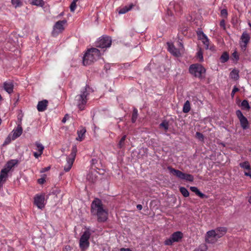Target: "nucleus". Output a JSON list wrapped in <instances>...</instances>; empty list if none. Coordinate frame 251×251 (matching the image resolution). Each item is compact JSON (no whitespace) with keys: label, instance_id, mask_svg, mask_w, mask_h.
I'll list each match as a JSON object with an SVG mask.
<instances>
[{"label":"nucleus","instance_id":"obj_23","mask_svg":"<svg viewBox=\"0 0 251 251\" xmlns=\"http://www.w3.org/2000/svg\"><path fill=\"white\" fill-rule=\"evenodd\" d=\"M134 6V5L133 4H130L128 6H126L123 8H122L119 11V13L120 14H123L126 13L130 10H131L132 7Z\"/></svg>","mask_w":251,"mask_h":251},{"label":"nucleus","instance_id":"obj_50","mask_svg":"<svg viewBox=\"0 0 251 251\" xmlns=\"http://www.w3.org/2000/svg\"><path fill=\"white\" fill-rule=\"evenodd\" d=\"M232 56L236 59H238V57L237 55V53L236 52H234L232 53Z\"/></svg>","mask_w":251,"mask_h":251},{"label":"nucleus","instance_id":"obj_52","mask_svg":"<svg viewBox=\"0 0 251 251\" xmlns=\"http://www.w3.org/2000/svg\"><path fill=\"white\" fill-rule=\"evenodd\" d=\"M239 89L236 87V86H234L232 91H233V92H237L238 91H239Z\"/></svg>","mask_w":251,"mask_h":251},{"label":"nucleus","instance_id":"obj_30","mask_svg":"<svg viewBox=\"0 0 251 251\" xmlns=\"http://www.w3.org/2000/svg\"><path fill=\"white\" fill-rule=\"evenodd\" d=\"M183 176L182 179H184L191 182L193 181L194 180V177L191 175L184 173V175Z\"/></svg>","mask_w":251,"mask_h":251},{"label":"nucleus","instance_id":"obj_47","mask_svg":"<svg viewBox=\"0 0 251 251\" xmlns=\"http://www.w3.org/2000/svg\"><path fill=\"white\" fill-rule=\"evenodd\" d=\"M42 154V153H40V152L38 153V152H34V156H35V158H38V157L41 156Z\"/></svg>","mask_w":251,"mask_h":251},{"label":"nucleus","instance_id":"obj_32","mask_svg":"<svg viewBox=\"0 0 251 251\" xmlns=\"http://www.w3.org/2000/svg\"><path fill=\"white\" fill-rule=\"evenodd\" d=\"M35 146H36V150L39 151V152L43 153V151L44 149V147L40 143L36 142L35 143Z\"/></svg>","mask_w":251,"mask_h":251},{"label":"nucleus","instance_id":"obj_22","mask_svg":"<svg viewBox=\"0 0 251 251\" xmlns=\"http://www.w3.org/2000/svg\"><path fill=\"white\" fill-rule=\"evenodd\" d=\"M97 172L95 171L89 173L87 176V179L91 182H94L97 179Z\"/></svg>","mask_w":251,"mask_h":251},{"label":"nucleus","instance_id":"obj_5","mask_svg":"<svg viewBox=\"0 0 251 251\" xmlns=\"http://www.w3.org/2000/svg\"><path fill=\"white\" fill-rule=\"evenodd\" d=\"M189 72L195 77L200 78L205 73V70L201 65L196 64L190 66Z\"/></svg>","mask_w":251,"mask_h":251},{"label":"nucleus","instance_id":"obj_13","mask_svg":"<svg viewBox=\"0 0 251 251\" xmlns=\"http://www.w3.org/2000/svg\"><path fill=\"white\" fill-rule=\"evenodd\" d=\"M45 196L44 195H37L34 197V203L39 209H43L45 206Z\"/></svg>","mask_w":251,"mask_h":251},{"label":"nucleus","instance_id":"obj_39","mask_svg":"<svg viewBox=\"0 0 251 251\" xmlns=\"http://www.w3.org/2000/svg\"><path fill=\"white\" fill-rule=\"evenodd\" d=\"M201 41L203 43V44L204 45L205 49H209V41L207 37H206L204 39H203V40H202Z\"/></svg>","mask_w":251,"mask_h":251},{"label":"nucleus","instance_id":"obj_9","mask_svg":"<svg viewBox=\"0 0 251 251\" xmlns=\"http://www.w3.org/2000/svg\"><path fill=\"white\" fill-rule=\"evenodd\" d=\"M250 40V35L247 32H244L241 36L239 42V44L242 50H246L247 45L249 44Z\"/></svg>","mask_w":251,"mask_h":251},{"label":"nucleus","instance_id":"obj_34","mask_svg":"<svg viewBox=\"0 0 251 251\" xmlns=\"http://www.w3.org/2000/svg\"><path fill=\"white\" fill-rule=\"evenodd\" d=\"M78 0H73L72 2L70 8L71 12H74L76 7V2Z\"/></svg>","mask_w":251,"mask_h":251},{"label":"nucleus","instance_id":"obj_1","mask_svg":"<svg viewBox=\"0 0 251 251\" xmlns=\"http://www.w3.org/2000/svg\"><path fill=\"white\" fill-rule=\"evenodd\" d=\"M91 212L93 215L97 216L99 222H104L108 218V212L100 199H96L92 202Z\"/></svg>","mask_w":251,"mask_h":251},{"label":"nucleus","instance_id":"obj_11","mask_svg":"<svg viewBox=\"0 0 251 251\" xmlns=\"http://www.w3.org/2000/svg\"><path fill=\"white\" fill-rule=\"evenodd\" d=\"M236 114L240 121L242 127L244 129L248 128L249 126V125L247 119L243 115L240 110H237Z\"/></svg>","mask_w":251,"mask_h":251},{"label":"nucleus","instance_id":"obj_28","mask_svg":"<svg viewBox=\"0 0 251 251\" xmlns=\"http://www.w3.org/2000/svg\"><path fill=\"white\" fill-rule=\"evenodd\" d=\"M230 76L231 78L235 80H237L239 78L238 71L236 70H234L230 73Z\"/></svg>","mask_w":251,"mask_h":251},{"label":"nucleus","instance_id":"obj_59","mask_svg":"<svg viewBox=\"0 0 251 251\" xmlns=\"http://www.w3.org/2000/svg\"><path fill=\"white\" fill-rule=\"evenodd\" d=\"M249 25L251 27V24L250 23V22L249 23Z\"/></svg>","mask_w":251,"mask_h":251},{"label":"nucleus","instance_id":"obj_15","mask_svg":"<svg viewBox=\"0 0 251 251\" xmlns=\"http://www.w3.org/2000/svg\"><path fill=\"white\" fill-rule=\"evenodd\" d=\"M23 132V128L21 125H18L16 129H13L12 132V139L14 140L19 137Z\"/></svg>","mask_w":251,"mask_h":251},{"label":"nucleus","instance_id":"obj_38","mask_svg":"<svg viewBox=\"0 0 251 251\" xmlns=\"http://www.w3.org/2000/svg\"><path fill=\"white\" fill-rule=\"evenodd\" d=\"M197 34L198 36L199 39L202 40L203 39H204L207 36L203 33V32L201 31H199L197 32Z\"/></svg>","mask_w":251,"mask_h":251},{"label":"nucleus","instance_id":"obj_44","mask_svg":"<svg viewBox=\"0 0 251 251\" xmlns=\"http://www.w3.org/2000/svg\"><path fill=\"white\" fill-rule=\"evenodd\" d=\"M196 137L201 141H203L204 139L203 135L200 132H197L196 134Z\"/></svg>","mask_w":251,"mask_h":251},{"label":"nucleus","instance_id":"obj_10","mask_svg":"<svg viewBox=\"0 0 251 251\" xmlns=\"http://www.w3.org/2000/svg\"><path fill=\"white\" fill-rule=\"evenodd\" d=\"M182 238V233L180 231L174 233L169 239L165 241L166 245H171L175 242H178Z\"/></svg>","mask_w":251,"mask_h":251},{"label":"nucleus","instance_id":"obj_17","mask_svg":"<svg viewBox=\"0 0 251 251\" xmlns=\"http://www.w3.org/2000/svg\"><path fill=\"white\" fill-rule=\"evenodd\" d=\"M18 163V160L16 159L11 160L5 165L4 169L9 172L10 170Z\"/></svg>","mask_w":251,"mask_h":251},{"label":"nucleus","instance_id":"obj_26","mask_svg":"<svg viewBox=\"0 0 251 251\" xmlns=\"http://www.w3.org/2000/svg\"><path fill=\"white\" fill-rule=\"evenodd\" d=\"M190 189L192 192L195 193L200 197L203 198L204 196V195L201 193L196 187L192 186L190 187Z\"/></svg>","mask_w":251,"mask_h":251},{"label":"nucleus","instance_id":"obj_8","mask_svg":"<svg viewBox=\"0 0 251 251\" xmlns=\"http://www.w3.org/2000/svg\"><path fill=\"white\" fill-rule=\"evenodd\" d=\"M90 232L88 230H86L80 237L79 240V247L80 249L84 251L89 246V239L90 237Z\"/></svg>","mask_w":251,"mask_h":251},{"label":"nucleus","instance_id":"obj_43","mask_svg":"<svg viewBox=\"0 0 251 251\" xmlns=\"http://www.w3.org/2000/svg\"><path fill=\"white\" fill-rule=\"evenodd\" d=\"M197 56L199 58L200 61H202L203 60L202 52L201 49H200L198 51Z\"/></svg>","mask_w":251,"mask_h":251},{"label":"nucleus","instance_id":"obj_35","mask_svg":"<svg viewBox=\"0 0 251 251\" xmlns=\"http://www.w3.org/2000/svg\"><path fill=\"white\" fill-rule=\"evenodd\" d=\"M138 117V111L136 109L133 110L132 115V122L135 123Z\"/></svg>","mask_w":251,"mask_h":251},{"label":"nucleus","instance_id":"obj_55","mask_svg":"<svg viewBox=\"0 0 251 251\" xmlns=\"http://www.w3.org/2000/svg\"><path fill=\"white\" fill-rule=\"evenodd\" d=\"M65 249V250H67V251L71 250V248H70V246H66Z\"/></svg>","mask_w":251,"mask_h":251},{"label":"nucleus","instance_id":"obj_14","mask_svg":"<svg viewBox=\"0 0 251 251\" xmlns=\"http://www.w3.org/2000/svg\"><path fill=\"white\" fill-rule=\"evenodd\" d=\"M215 230L209 231L206 233V241L209 243H214L219 239Z\"/></svg>","mask_w":251,"mask_h":251},{"label":"nucleus","instance_id":"obj_12","mask_svg":"<svg viewBox=\"0 0 251 251\" xmlns=\"http://www.w3.org/2000/svg\"><path fill=\"white\" fill-rule=\"evenodd\" d=\"M111 44V40L109 37H103L100 39L97 43V47L100 48H108Z\"/></svg>","mask_w":251,"mask_h":251},{"label":"nucleus","instance_id":"obj_40","mask_svg":"<svg viewBox=\"0 0 251 251\" xmlns=\"http://www.w3.org/2000/svg\"><path fill=\"white\" fill-rule=\"evenodd\" d=\"M228 55L226 53H224L221 57V60L222 62H226L228 59Z\"/></svg>","mask_w":251,"mask_h":251},{"label":"nucleus","instance_id":"obj_21","mask_svg":"<svg viewBox=\"0 0 251 251\" xmlns=\"http://www.w3.org/2000/svg\"><path fill=\"white\" fill-rule=\"evenodd\" d=\"M217 233V237L220 238L224 236L226 232L227 229L226 227H219L214 229Z\"/></svg>","mask_w":251,"mask_h":251},{"label":"nucleus","instance_id":"obj_45","mask_svg":"<svg viewBox=\"0 0 251 251\" xmlns=\"http://www.w3.org/2000/svg\"><path fill=\"white\" fill-rule=\"evenodd\" d=\"M221 14L224 17H226L227 15V11L226 10V9H223L222 11H221Z\"/></svg>","mask_w":251,"mask_h":251},{"label":"nucleus","instance_id":"obj_19","mask_svg":"<svg viewBox=\"0 0 251 251\" xmlns=\"http://www.w3.org/2000/svg\"><path fill=\"white\" fill-rule=\"evenodd\" d=\"M48 101L47 100H43L38 102L37 105V109L39 111H45L48 105Z\"/></svg>","mask_w":251,"mask_h":251},{"label":"nucleus","instance_id":"obj_57","mask_svg":"<svg viewBox=\"0 0 251 251\" xmlns=\"http://www.w3.org/2000/svg\"><path fill=\"white\" fill-rule=\"evenodd\" d=\"M251 200V198H250L249 199V200H248V201H249V202H251V201H250V200Z\"/></svg>","mask_w":251,"mask_h":251},{"label":"nucleus","instance_id":"obj_56","mask_svg":"<svg viewBox=\"0 0 251 251\" xmlns=\"http://www.w3.org/2000/svg\"><path fill=\"white\" fill-rule=\"evenodd\" d=\"M235 92H233V91H232V92H231V97L233 98L234 97V95L235 94Z\"/></svg>","mask_w":251,"mask_h":251},{"label":"nucleus","instance_id":"obj_46","mask_svg":"<svg viewBox=\"0 0 251 251\" xmlns=\"http://www.w3.org/2000/svg\"><path fill=\"white\" fill-rule=\"evenodd\" d=\"M69 117V115L68 114H66L64 116V117L63 118L62 120V122L63 123H65L67 120L68 119V118Z\"/></svg>","mask_w":251,"mask_h":251},{"label":"nucleus","instance_id":"obj_53","mask_svg":"<svg viewBox=\"0 0 251 251\" xmlns=\"http://www.w3.org/2000/svg\"><path fill=\"white\" fill-rule=\"evenodd\" d=\"M137 208L139 210H141L142 209V205L141 204H138L137 205Z\"/></svg>","mask_w":251,"mask_h":251},{"label":"nucleus","instance_id":"obj_4","mask_svg":"<svg viewBox=\"0 0 251 251\" xmlns=\"http://www.w3.org/2000/svg\"><path fill=\"white\" fill-rule=\"evenodd\" d=\"M177 48L173 44L168 43V50L171 53L175 56H179L184 51V47L181 42L178 41L177 42Z\"/></svg>","mask_w":251,"mask_h":251},{"label":"nucleus","instance_id":"obj_7","mask_svg":"<svg viewBox=\"0 0 251 251\" xmlns=\"http://www.w3.org/2000/svg\"><path fill=\"white\" fill-rule=\"evenodd\" d=\"M77 152L76 146H74L72 148V152L69 156L67 157V164L64 166V170L65 172H68L71 169Z\"/></svg>","mask_w":251,"mask_h":251},{"label":"nucleus","instance_id":"obj_42","mask_svg":"<svg viewBox=\"0 0 251 251\" xmlns=\"http://www.w3.org/2000/svg\"><path fill=\"white\" fill-rule=\"evenodd\" d=\"M173 6L174 10L176 12H178L179 11L180 6H179V4H178V3L172 4H171L170 6Z\"/></svg>","mask_w":251,"mask_h":251},{"label":"nucleus","instance_id":"obj_29","mask_svg":"<svg viewBox=\"0 0 251 251\" xmlns=\"http://www.w3.org/2000/svg\"><path fill=\"white\" fill-rule=\"evenodd\" d=\"M241 106L242 107V108L243 110H249L250 108V105L249 104V102L246 100H244L242 102V103L241 104Z\"/></svg>","mask_w":251,"mask_h":251},{"label":"nucleus","instance_id":"obj_2","mask_svg":"<svg viewBox=\"0 0 251 251\" xmlns=\"http://www.w3.org/2000/svg\"><path fill=\"white\" fill-rule=\"evenodd\" d=\"M100 57L99 50L92 48L88 50L83 57V63L84 65H89L97 60Z\"/></svg>","mask_w":251,"mask_h":251},{"label":"nucleus","instance_id":"obj_49","mask_svg":"<svg viewBox=\"0 0 251 251\" xmlns=\"http://www.w3.org/2000/svg\"><path fill=\"white\" fill-rule=\"evenodd\" d=\"M50 169V167H46L45 168H43V170L41 172L42 173H44V172L49 171Z\"/></svg>","mask_w":251,"mask_h":251},{"label":"nucleus","instance_id":"obj_58","mask_svg":"<svg viewBox=\"0 0 251 251\" xmlns=\"http://www.w3.org/2000/svg\"><path fill=\"white\" fill-rule=\"evenodd\" d=\"M1 99H2V97H1V95H0V101L1 100Z\"/></svg>","mask_w":251,"mask_h":251},{"label":"nucleus","instance_id":"obj_48","mask_svg":"<svg viewBox=\"0 0 251 251\" xmlns=\"http://www.w3.org/2000/svg\"><path fill=\"white\" fill-rule=\"evenodd\" d=\"M45 181V179L44 178H39L38 180V182L40 184H43V183H44Z\"/></svg>","mask_w":251,"mask_h":251},{"label":"nucleus","instance_id":"obj_6","mask_svg":"<svg viewBox=\"0 0 251 251\" xmlns=\"http://www.w3.org/2000/svg\"><path fill=\"white\" fill-rule=\"evenodd\" d=\"M88 93L86 88H84L81 94L78 95L75 98V103L81 110L83 109V105L85 104L87 101L86 97Z\"/></svg>","mask_w":251,"mask_h":251},{"label":"nucleus","instance_id":"obj_37","mask_svg":"<svg viewBox=\"0 0 251 251\" xmlns=\"http://www.w3.org/2000/svg\"><path fill=\"white\" fill-rule=\"evenodd\" d=\"M160 127H163L164 128V129L167 131L169 127V124L168 122L166 121H163L162 123L160 125Z\"/></svg>","mask_w":251,"mask_h":251},{"label":"nucleus","instance_id":"obj_24","mask_svg":"<svg viewBox=\"0 0 251 251\" xmlns=\"http://www.w3.org/2000/svg\"><path fill=\"white\" fill-rule=\"evenodd\" d=\"M86 129L85 128H82L80 130L77 131L78 137L76 139L78 141H82L83 136L86 132Z\"/></svg>","mask_w":251,"mask_h":251},{"label":"nucleus","instance_id":"obj_54","mask_svg":"<svg viewBox=\"0 0 251 251\" xmlns=\"http://www.w3.org/2000/svg\"><path fill=\"white\" fill-rule=\"evenodd\" d=\"M220 25L221 26H225V21L224 20H222L220 22Z\"/></svg>","mask_w":251,"mask_h":251},{"label":"nucleus","instance_id":"obj_41","mask_svg":"<svg viewBox=\"0 0 251 251\" xmlns=\"http://www.w3.org/2000/svg\"><path fill=\"white\" fill-rule=\"evenodd\" d=\"M12 135L11 134H9L8 135V136L6 138L4 143H3V145H7V144H9L11 140H12Z\"/></svg>","mask_w":251,"mask_h":251},{"label":"nucleus","instance_id":"obj_3","mask_svg":"<svg viewBox=\"0 0 251 251\" xmlns=\"http://www.w3.org/2000/svg\"><path fill=\"white\" fill-rule=\"evenodd\" d=\"M67 25V21L66 20H60L56 22L53 26L51 34L53 36H56L62 33L65 30Z\"/></svg>","mask_w":251,"mask_h":251},{"label":"nucleus","instance_id":"obj_18","mask_svg":"<svg viewBox=\"0 0 251 251\" xmlns=\"http://www.w3.org/2000/svg\"><path fill=\"white\" fill-rule=\"evenodd\" d=\"M168 169L170 171V173L173 174L174 175L176 176L177 177L182 179L183 177V175H184V173L182 172L176 170L171 167H169L168 168Z\"/></svg>","mask_w":251,"mask_h":251},{"label":"nucleus","instance_id":"obj_33","mask_svg":"<svg viewBox=\"0 0 251 251\" xmlns=\"http://www.w3.org/2000/svg\"><path fill=\"white\" fill-rule=\"evenodd\" d=\"M180 192L185 197H187L189 195V193L188 190L184 187H181L179 189Z\"/></svg>","mask_w":251,"mask_h":251},{"label":"nucleus","instance_id":"obj_27","mask_svg":"<svg viewBox=\"0 0 251 251\" xmlns=\"http://www.w3.org/2000/svg\"><path fill=\"white\" fill-rule=\"evenodd\" d=\"M190 110V103L189 100H187L184 104L183 111L184 113H188Z\"/></svg>","mask_w":251,"mask_h":251},{"label":"nucleus","instance_id":"obj_36","mask_svg":"<svg viewBox=\"0 0 251 251\" xmlns=\"http://www.w3.org/2000/svg\"><path fill=\"white\" fill-rule=\"evenodd\" d=\"M126 138V136L124 135L120 140L118 143V147L119 148H122L125 146V141Z\"/></svg>","mask_w":251,"mask_h":251},{"label":"nucleus","instance_id":"obj_25","mask_svg":"<svg viewBox=\"0 0 251 251\" xmlns=\"http://www.w3.org/2000/svg\"><path fill=\"white\" fill-rule=\"evenodd\" d=\"M30 4L37 6L43 7L44 5L43 0H30Z\"/></svg>","mask_w":251,"mask_h":251},{"label":"nucleus","instance_id":"obj_16","mask_svg":"<svg viewBox=\"0 0 251 251\" xmlns=\"http://www.w3.org/2000/svg\"><path fill=\"white\" fill-rule=\"evenodd\" d=\"M13 83L12 81H6L3 83L4 89L9 94H11L13 92Z\"/></svg>","mask_w":251,"mask_h":251},{"label":"nucleus","instance_id":"obj_31","mask_svg":"<svg viewBox=\"0 0 251 251\" xmlns=\"http://www.w3.org/2000/svg\"><path fill=\"white\" fill-rule=\"evenodd\" d=\"M12 5L15 7H20L22 5L21 0H11Z\"/></svg>","mask_w":251,"mask_h":251},{"label":"nucleus","instance_id":"obj_51","mask_svg":"<svg viewBox=\"0 0 251 251\" xmlns=\"http://www.w3.org/2000/svg\"><path fill=\"white\" fill-rule=\"evenodd\" d=\"M121 251H132L130 249L128 248H121L120 249Z\"/></svg>","mask_w":251,"mask_h":251},{"label":"nucleus","instance_id":"obj_20","mask_svg":"<svg viewBox=\"0 0 251 251\" xmlns=\"http://www.w3.org/2000/svg\"><path fill=\"white\" fill-rule=\"evenodd\" d=\"M240 166L248 170V172L245 171L244 174L247 176L251 177V172L250 171V165L249 162H245L240 164Z\"/></svg>","mask_w":251,"mask_h":251}]
</instances>
